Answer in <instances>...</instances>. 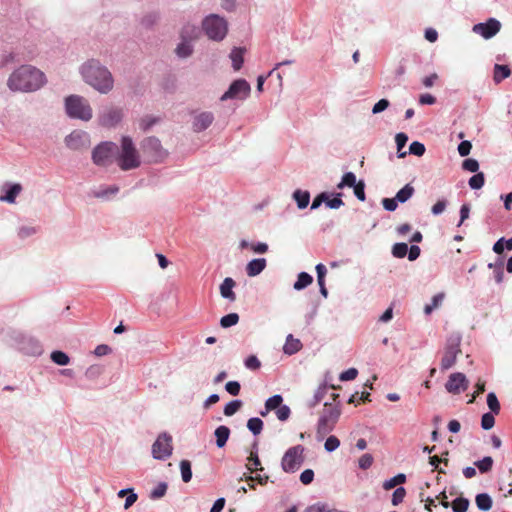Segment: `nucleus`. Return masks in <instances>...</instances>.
Listing matches in <instances>:
<instances>
[{
    "mask_svg": "<svg viewBox=\"0 0 512 512\" xmlns=\"http://www.w3.org/2000/svg\"><path fill=\"white\" fill-rule=\"evenodd\" d=\"M405 495H406L405 488H403V487L396 488L392 494V499H391L392 504L394 506H397L398 504L402 503Z\"/></svg>",
    "mask_w": 512,
    "mask_h": 512,
    "instance_id": "50",
    "label": "nucleus"
},
{
    "mask_svg": "<svg viewBox=\"0 0 512 512\" xmlns=\"http://www.w3.org/2000/svg\"><path fill=\"white\" fill-rule=\"evenodd\" d=\"M292 197L296 201L299 209H305L310 202V193L308 191L297 189L293 192Z\"/></svg>",
    "mask_w": 512,
    "mask_h": 512,
    "instance_id": "26",
    "label": "nucleus"
},
{
    "mask_svg": "<svg viewBox=\"0 0 512 512\" xmlns=\"http://www.w3.org/2000/svg\"><path fill=\"white\" fill-rule=\"evenodd\" d=\"M78 71L83 82L98 93L106 95L114 89V77L100 60L88 59L79 66Z\"/></svg>",
    "mask_w": 512,
    "mask_h": 512,
    "instance_id": "1",
    "label": "nucleus"
},
{
    "mask_svg": "<svg viewBox=\"0 0 512 512\" xmlns=\"http://www.w3.org/2000/svg\"><path fill=\"white\" fill-rule=\"evenodd\" d=\"M487 405L492 413H494L495 415L499 414L501 407H500V403H499L498 398L495 395V393L490 392L487 395Z\"/></svg>",
    "mask_w": 512,
    "mask_h": 512,
    "instance_id": "43",
    "label": "nucleus"
},
{
    "mask_svg": "<svg viewBox=\"0 0 512 512\" xmlns=\"http://www.w3.org/2000/svg\"><path fill=\"white\" fill-rule=\"evenodd\" d=\"M291 414V410L287 405L281 404V406L276 410V416L280 421H286Z\"/></svg>",
    "mask_w": 512,
    "mask_h": 512,
    "instance_id": "59",
    "label": "nucleus"
},
{
    "mask_svg": "<svg viewBox=\"0 0 512 512\" xmlns=\"http://www.w3.org/2000/svg\"><path fill=\"white\" fill-rule=\"evenodd\" d=\"M511 75V70L507 65L495 64L493 69V81L499 84Z\"/></svg>",
    "mask_w": 512,
    "mask_h": 512,
    "instance_id": "25",
    "label": "nucleus"
},
{
    "mask_svg": "<svg viewBox=\"0 0 512 512\" xmlns=\"http://www.w3.org/2000/svg\"><path fill=\"white\" fill-rule=\"evenodd\" d=\"M266 259L257 258L248 262L246 266V273L249 277H255L259 275L266 268Z\"/></svg>",
    "mask_w": 512,
    "mask_h": 512,
    "instance_id": "22",
    "label": "nucleus"
},
{
    "mask_svg": "<svg viewBox=\"0 0 512 512\" xmlns=\"http://www.w3.org/2000/svg\"><path fill=\"white\" fill-rule=\"evenodd\" d=\"M261 366L259 359L255 355H251L245 360V367L250 370H257Z\"/></svg>",
    "mask_w": 512,
    "mask_h": 512,
    "instance_id": "63",
    "label": "nucleus"
},
{
    "mask_svg": "<svg viewBox=\"0 0 512 512\" xmlns=\"http://www.w3.org/2000/svg\"><path fill=\"white\" fill-rule=\"evenodd\" d=\"M354 194L360 201H365V183L363 181H359L354 187Z\"/></svg>",
    "mask_w": 512,
    "mask_h": 512,
    "instance_id": "61",
    "label": "nucleus"
},
{
    "mask_svg": "<svg viewBox=\"0 0 512 512\" xmlns=\"http://www.w3.org/2000/svg\"><path fill=\"white\" fill-rule=\"evenodd\" d=\"M3 194L0 196V200L10 204H14L17 196L22 191V186L19 183H7L2 188Z\"/></svg>",
    "mask_w": 512,
    "mask_h": 512,
    "instance_id": "18",
    "label": "nucleus"
},
{
    "mask_svg": "<svg viewBox=\"0 0 512 512\" xmlns=\"http://www.w3.org/2000/svg\"><path fill=\"white\" fill-rule=\"evenodd\" d=\"M358 375V370L356 368H349L346 371L342 372L339 375L340 381H351L354 380Z\"/></svg>",
    "mask_w": 512,
    "mask_h": 512,
    "instance_id": "58",
    "label": "nucleus"
},
{
    "mask_svg": "<svg viewBox=\"0 0 512 512\" xmlns=\"http://www.w3.org/2000/svg\"><path fill=\"white\" fill-rule=\"evenodd\" d=\"M166 490H167V484L162 482V483L158 484L157 487H155L151 491L150 497L152 499H159L165 495Z\"/></svg>",
    "mask_w": 512,
    "mask_h": 512,
    "instance_id": "53",
    "label": "nucleus"
},
{
    "mask_svg": "<svg viewBox=\"0 0 512 512\" xmlns=\"http://www.w3.org/2000/svg\"><path fill=\"white\" fill-rule=\"evenodd\" d=\"M414 191V187L411 184H406L396 193L395 198L399 203H405L413 196Z\"/></svg>",
    "mask_w": 512,
    "mask_h": 512,
    "instance_id": "29",
    "label": "nucleus"
},
{
    "mask_svg": "<svg viewBox=\"0 0 512 512\" xmlns=\"http://www.w3.org/2000/svg\"><path fill=\"white\" fill-rule=\"evenodd\" d=\"M38 229L34 226L23 225L19 227L17 235L21 239L29 238L37 233Z\"/></svg>",
    "mask_w": 512,
    "mask_h": 512,
    "instance_id": "45",
    "label": "nucleus"
},
{
    "mask_svg": "<svg viewBox=\"0 0 512 512\" xmlns=\"http://www.w3.org/2000/svg\"><path fill=\"white\" fill-rule=\"evenodd\" d=\"M469 386V380L463 373L450 374V393L459 394Z\"/></svg>",
    "mask_w": 512,
    "mask_h": 512,
    "instance_id": "17",
    "label": "nucleus"
},
{
    "mask_svg": "<svg viewBox=\"0 0 512 512\" xmlns=\"http://www.w3.org/2000/svg\"><path fill=\"white\" fill-rule=\"evenodd\" d=\"M172 436L166 432L161 433L152 445V456L157 460H165L172 455Z\"/></svg>",
    "mask_w": 512,
    "mask_h": 512,
    "instance_id": "11",
    "label": "nucleus"
},
{
    "mask_svg": "<svg viewBox=\"0 0 512 512\" xmlns=\"http://www.w3.org/2000/svg\"><path fill=\"white\" fill-rule=\"evenodd\" d=\"M304 447L296 445L290 447L282 457L281 467L286 473H294L304 462Z\"/></svg>",
    "mask_w": 512,
    "mask_h": 512,
    "instance_id": "7",
    "label": "nucleus"
},
{
    "mask_svg": "<svg viewBox=\"0 0 512 512\" xmlns=\"http://www.w3.org/2000/svg\"><path fill=\"white\" fill-rule=\"evenodd\" d=\"M462 168L466 171L475 173V172H477V170L479 168V164H478L477 160L468 158L463 161Z\"/></svg>",
    "mask_w": 512,
    "mask_h": 512,
    "instance_id": "56",
    "label": "nucleus"
},
{
    "mask_svg": "<svg viewBox=\"0 0 512 512\" xmlns=\"http://www.w3.org/2000/svg\"><path fill=\"white\" fill-rule=\"evenodd\" d=\"M409 153L416 156H422L425 153V146L418 141H414L409 146Z\"/></svg>",
    "mask_w": 512,
    "mask_h": 512,
    "instance_id": "54",
    "label": "nucleus"
},
{
    "mask_svg": "<svg viewBox=\"0 0 512 512\" xmlns=\"http://www.w3.org/2000/svg\"><path fill=\"white\" fill-rule=\"evenodd\" d=\"M116 151L117 145L114 142H102L93 149L92 161L97 166L106 167L112 163Z\"/></svg>",
    "mask_w": 512,
    "mask_h": 512,
    "instance_id": "8",
    "label": "nucleus"
},
{
    "mask_svg": "<svg viewBox=\"0 0 512 512\" xmlns=\"http://www.w3.org/2000/svg\"><path fill=\"white\" fill-rule=\"evenodd\" d=\"M65 145L71 150H81L90 145L89 134L85 131L74 130L65 137Z\"/></svg>",
    "mask_w": 512,
    "mask_h": 512,
    "instance_id": "13",
    "label": "nucleus"
},
{
    "mask_svg": "<svg viewBox=\"0 0 512 512\" xmlns=\"http://www.w3.org/2000/svg\"><path fill=\"white\" fill-rule=\"evenodd\" d=\"M493 459L490 456L484 457L482 460L474 462V465L479 469L481 473H487L491 471L493 467Z\"/></svg>",
    "mask_w": 512,
    "mask_h": 512,
    "instance_id": "39",
    "label": "nucleus"
},
{
    "mask_svg": "<svg viewBox=\"0 0 512 512\" xmlns=\"http://www.w3.org/2000/svg\"><path fill=\"white\" fill-rule=\"evenodd\" d=\"M247 428L254 434L258 435L261 433L263 428V421L258 417L250 418L247 422Z\"/></svg>",
    "mask_w": 512,
    "mask_h": 512,
    "instance_id": "40",
    "label": "nucleus"
},
{
    "mask_svg": "<svg viewBox=\"0 0 512 512\" xmlns=\"http://www.w3.org/2000/svg\"><path fill=\"white\" fill-rule=\"evenodd\" d=\"M475 501L477 507L482 511H488L492 507V499L487 493L478 494Z\"/></svg>",
    "mask_w": 512,
    "mask_h": 512,
    "instance_id": "31",
    "label": "nucleus"
},
{
    "mask_svg": "<svg viewBox=\"0 0 512 512\" xmlns=\"http://www.w3.org/2000/svg\"><path fill=\"white\" fill-rule=\"evenodd\" d=\"M123 118V110L114 105H106L102 107L97 116V122L105 128L116 127Z\"/></svg>",
    "mask_w": 512,
    "mask_h": 512,
    "instance_id": "9",
    "label": "nucleus"
},
{
    "mask_svg": "<svg viewBox=\"0 0 512 512\" xmlns=\"http://www.w3.org/2000/svg\"><path fill=\"white\" fill-rule=\"evenodd\" d=\"M406 481V476L405 474H397L396 476L390 478V479H387L383 482V489L384 490H391L393 488H395L396 486L400 485V484H403L404 482Z\"/></svg>",
    "mask_w": 512,
    "mask_h": 512,
    "instance_id": "33",
    "label": "nucleus"
},
{
    "mask_svg": "<svg viewBox=\"0 0 512 512\" xmlns=\"http://www.w3.org/2000/svg\"><path fill=\"white\" fill-rule=\"evenodd\" d=\"M235 284V281L230 277H227L223 280L220 285V294L224 299H227L231 302L235 301L236 295L233 291Z\"/></svg>",
    "mask_w": 512,
    "mask_h": 512,
    "instance_id": "21",
    "label": "nucleus"
},
{
    "mask_svg": "<svg viewBox=\"0 0 512 512\" xmlns=\"http://www.w3.org/2000/svg\"><path fill=\"white\" fill-rule=\"evenodd\" d=\"M444 299H445L444 292L436 294L432 298L431 303L427 304L424 307L425 314L429 315L434 309L438 308L443 303Z\"/></svg>",
    "mask_w": 512,
    "mask_h": 512,
    "instance_id": "35",
    "label": "nucleus"
},
{
    "mask_svg": "<svg viewBox=\"0 0 512 512\" xmlns=\"http://www.w3.org/2000/svg\"><path fill=\"white\" fill-rule=\"evenodd\" d=\"M484 182H485L484 174L482 172L476 173L469 179V186L472 189H480L484 185Z\"/></svg>",
    "mask_w": 512,
    "mask_h": 512,
    "instance_id": "46",
    "label": "nucleus"
},
{
    "mask_svg": "<svg viewBox=\"0 0 512 512\" xmlns=\"http://www.w3.org/2000/svg\"><path fill=\"white\" fill-rule=\"evenodd\" d=\"M301 348V341L297 338H294L292 334H289L283 347L284 353L287 355H293L297 353Z\"/></svg>",
    "mask_w": 512,
    "mask_h": 512,
    "instance_id": "23",
    "label": "nucleus"
},
{
    "mask_svg": "<svg viewBox=\"0 0 512 512\" xmlns=\"http://www.w3.org/2000/svg\"><path fill=\"white\" fill-rule=\"evenodd\" d=\"M20 349L28 355H40L42 353V346L39 341L32 337H23L20 342Z\"/></svg>",
    "mask_w": 512,
    "mask_h": 512,
    "instance_id": "19",
    "label": "nucleus"
},
{
    "mask_svg": "<svg viewBox=\"0 0 512 512\" xmlns=\"http://www.w3.org/2000/svg\"><path fill=\"white\" fill-rule=\"evenodd\" d=\"M50 358L55 364L60 366L68 365L70 362L69 356L66 353L59 350L53 351L50 355Z\"/></svg>",
    "mask_w": 512,
    "mask_h": 512,
    "instance_id": "37",
    "label": "nucleus"
},
{
    "mask_svg": "<svg viewBox=\"0 0 512 512\" xmlns=\"http://www.w3.org/2000/svg\"><path fill=\"white\" fill-rule=\"evenodd\" d=\"M181 477L185 483H188L192 478L191 463L188 460L180 462Z\"/></svg>",
    "mask_w": 512,
    "mask_h": 512,
    "instance_id": "42",
    "label": "nucleus"
},
{
    "mask_svg": "<svg viewBox=\"0 0 512 512\" xmlns=\"http://www.w3.org/2000/svg\"><path fill=\"white\" fill-rule=\"evenodd\" d=\"M160 20V14L156 11L146 13L141 19V25L145 28H152Z\"/></svg>",
    "mask_w": 512,
    "mask_h": 512,
    "instance_id": "30",
    "label": "nucleus"
},
{
    "mask_svg": "<svg viewBox=\"0 0 512 512\" xmlns=\"http://www.w3.org/2000/svg\"><path fill=\"white\" fill-rule=\"evenodd\" d=\"M244 49L234 48L230 53V59L234 70H239L243 64Z\"/></svg>",
    "mask_w": 512,
    "mask_h": 512,
    "instance_id": "32",
    "label": "nucleus"
},
{
    "mask_svg": "<svg viewBox=\"0 0 512 512\" xmlns=\"http://www.w3.org/2000/svg\"><path fill=\"white\" fill-rule=\"evenodd\" d=\"M142 149L154 162L161 161L167 155L166 151L162 148L160 140L155 137L146 138L142 143Z\"/></svg>",
    "mask_w": 512,
    "mask_h": 512,
    "instance_id": "12",
    "label": "nucleus"
},
{
    "mask_svg": "<svg viewBox=\"0 0 512 512\" xmlns=\"http://www.w3.org/2000/svg\"><path fill=\"white\" fill-rule=\"evenodd\" d=\"M116 153V162L123 171L136 169L141 165L140 154L129 136L121 138L120 148H117Z\"/></svg>",
    "mask_w": 512,
    "mask_h": 512,
    "instance_id": "3",
    "label": "nucleus"
},
{
    "mask_svg": "<svg viewBox=\"0 0 512 512\" xmlns=\"http://www.w3.org/2000/svg\"><path fill=\"white\" fill-rule=\"evenodd\" d=\"M241 386L238 381H229L225 385V390L233 396H237L240 392Z\"/></svg>",
    "mask_w": 512,
    "mask_h": 512,
    "instance_id": "62",
    "label": "nucleus"
},
{
    "mask_svg": "<svg viewBox=\"0 0 512 512\" xmlns=\"http://www.w3.org/2000/svg\"><path fill=\"white\" fill-rule=\"evenodd\" d=\"M356 175L353 172H346L341 181L337 184L338 189H343L345 187H354L357 184Z\"/></svg>",
    "mask_w": 512,
    "mask_h": 512,
    "instance_id": "34",
    "label": "nucleus"
},
{
    "mask_svg": "<svg viewBox=\"0 0 512 512\" xmlns=\"http://www.w3.org/2000/svg\"><path fill=\"white\" fill-rule=\"evenodd\" d=\"M118 192L119 187L117 185H102L91 189L89 195L102 201H109L113 199Z\"/></svg>",
    "mask_w": 512,
    "mask_h": 512,
    "instance_id": "16",
    "label": "nucleus"
},
{
    "mask_svg": "<svg viewBox=\"0 0 512 512\" xmlns=\"http://www.w3.org/2000/svg\"><path fill=\"white\" fill-rule=\"evenodd\" d=\"M328 390V387L326 384H323L318 387V389L315 391L313 401L311 402L310 406H315L318 404L326 395Z\"/></svg>",
    "mask_w": 512,
    "mask_h": 512,
    "instance_id": "51",
    "label": "nucleus"
},
{
    "mask_svg": "<svg viewBox=\"0 0 512 512\" xmlns=\"http://www.w3.org/2000/svg\"><path fill=\"white\" fill-rule=\"evenodd\" d=\"M65 112L69 118L88 122L93 117L89 101L81 95H69L64 100Z\"/></svg>",
    "mask_w": 512,
    "mask_h": 512,
    "instance_id": "4",
    "label": "nucleus"
},
{
    "mask_svg": "<svg viewBox=\"0 0 512 512\" xmlns=\"http://www.w3.org/2000/svg\"><path fill=\"white\" fill-rule=\"evenodd\" d=\"M494 415H495L494 413L489 412V413H485L482 416L481 427L484 430H489V429L493 428V426L495 424V417H494Z\"/></svg>",
    "mask_w": 512,
    "mask_h": 512,
    "instance_id": "48",
    "label": "nucleus"
},
{
    "mask_svg": "<svg viewBox=\"0 0 512 512\" xmlns=\"http://www.w3.org/2000/svg\"><path fill=\"white\" fill-rule=\"evenodd\" d=\"M398 201L396 200V198H384L382 200V205L384 207L385 210L387 211H395L397 206H398Z\"/></svg>",
    "mask_w": 512,
    "mask_h": 512,
    "instance_id": "64",
    "label": "nucleus"
},
{
    "mask_svg": "<svg viewBox=\"0 0 512 512\" xmlns=\"http://www.w3.org/2000/svg\"><path fill=\"white\" fill-rule=\"evenodd\" d=\"M283 402V398L281 395L276 394L272 397L268 398L265 402L266 412H270L272 410H277Z\"/></svg>",
    "mask_w": 512,
    "mask_h": 512,
    "instance_id": "38",
    "label": "nucleus"
},
{
    "mask_svg": "<svg viewBox=\"0 0 512 512\" xmlns=\"http://www.w3.org/2000/svg\"><path fill=\"white\" fill-rule=\"evenodd\" d=\"M446 498V492L443 490L434 497L428 496L426 499L422 498V501L425 502V508L431 512L433 511V507L437 508L439 505H441L443 508H447L448 502L446 501Z\"/></svg>",
    "mask_w": 512,
    "mask_h": 512,
    "instance_id": "20",
    "label": "nucleus"
},
{
    "mask_svg": "<svg viewBox=\"0 0 512 512\" xmlns=\"http://www.w3.org/2000/svg\"><path fill=\"white\" fill-rule=\"evenodd\" d=\"M202 29L210 40L220 42L228 33V23L224 17L210 14L203 19Z\"/></svg>",
    "mask_w": 512,
    "mask_h": 512,
    "instance_id": "5",
    "label": "nucleus"
},
{
    "mask_svg": "<svg viewBox=\"0 0 512 512\" xmlns=\"http://www.w3.org/2000/svg\"><path fill=\"white\" fill-rule=\"evenodd\" d=\"M242 406L241 400H232L229 403H227L224 407L223 413L225 416H232L234 415Z\"/></svg>",
    "mask_w": 512,
    "mask_h": 512,
    "instance_id": "44",
    "label": "nucleus"
},
{
    "mask_svg": "<svg viewBox=\"0 0 512 512\" xmlns=\"http://www.w3.org/2000/svg\"><path fill=\"white\" fill-rule=\"evenodd\" d=\"M313 282V278L306 272L298 274L297 280L295 281L293 288L297 291L303 290Z\"/></svg>",
    "mask_w": 512,
    "mask_h": 512,
    "instance_id": "28",
    "label": "nucleus"
},
{
    "mask_svg": "<svg viewBox=\"0 0 512 512\" xmlns=\"http://www.w3.org/2000/svg\"><path fill=\"white\" fill-rule=\"evenodd\" d=\"M340 446V441L336 436H329L324 444V448L327 452H333Z\"/></svg>",
    "mask_w": 512,
    "mask_h": 512,
    "instance_id": "52",
    "label": "nucleus"
},
{
    "mask_svg": "<svg viewBox=\"0 0 512 512\" xmlns=\"http://www.w3.org/2000/svg\"><path fill=\"white\" fill-rule=\"evenodd\" d=\"M214 435L217 447L222 448L226 445L229 439L230 429L227 426L221 425L215 429Z\"/></svg>",
    "mask_w": 512,
    "mask_h": 512,
    "instance_id": "24",
    "label": "nucleus"
},
{
    "mask_svg": "<svg viewBox=\"0 0 512 512\" xmlns=\"http://www.w3.org/2000/svg\"><path fill=\"white\" fill-rule=\"evenodd\" d=\"M251 93V86L245 79L233 81L228 90L220 97L221 101L240 100L244 101Z\"/></svg>",
    "mask_w": 512,
    "mask_h": 512,
    "instance_id": "10",
    "label": "nucleus"
},
{
    "mask_svg": "<svg viewBox=\"0 0 512 512\" xmlns=\"http://www.w3.org/2000/svg\"><path fill=\"white\" fill-rule=\"evenodd\" d=\"M47 83L45 74L32 65H22L7 79V87L12 92L30 93L41 89Z\"/></svg>",
    "mask_w": 512,
    "mask_h": 512,
    "instance_id": "2",
    "label": "nucleus"
},
{
    "mask_svg": "<svg viewBox=\"0 0 512 512\" xmlns=\"http://www.w3.org/2000/svg\"><path fill=\"white\" fill-rule=\"evenodd\" d=\"M175 52L179 58H188L193 53V45L190 41L183 38V40L177 45Z\"/></svg>",
    "mask_w": 512,
    "mask_h": 512,
    "instance_id": "27",
    "label": "nucleus"
},
{
    "mask_svg": "<svg viewBox=\"0 0 512 512\" xmlns=\"http://www.w3.org/2000/svg\"><path fill=\"white\" fill-rule=\"evenodd\" d=\"M239 321V315L237 313H230L225 316H223L220 319V325L222 328H229L231 326H234Z\"/></svg>",
    "mask_w": 512,
    "mask_h": 512,
    "instance_id": "41",
    "label": "nucleus"
},
{
    "mask_svg": "<svg viewBox=\"0 0 512 512\" xmlns=\"http://www.w3.org/2000/svg\"><path fill=\"white\" fill-rule=\"evenodd\" d=\"M408 245L406 243H396L392 248V254L396 258H403L407 255Z\"/></svg>",
    "mask_w": 512,
    "mask_h": 512,
    "instance_id": "47",
    "label": "nucleus"
},
{
    "mask_svg": "<svg viewBox=\"0 0 512 512\" xmlns=\"http://www.w3.org/2000/svg\"><path fill=\"white\" fill-rule=\"evenodd\" d=\"M102 373V368L98 365H91L85 371V376L90 379H96Z\"/></svg>",
    "mask_w": 512,
    "mask_h": 512,
    "instance_id": "57",
    "label": "nucleus"
},
{
    "mask_svg": "<svg viewBox=\"0 0 512 512\" xmlns=\"http://www.w3.org/2000/svg\"><path fill=\"white\" fill-rule=\"evenodd\" d=\"M501 28V24L495 18H490L484 23H478L473 26V31L485 39L495 36Z\"/></svg>",
    "mask_w": 512,
    "mask_h": 512,
    "instance_id": "14",
    "label": "nucleus"
},
{
    "mask_svg": "<svg viewBox=\"0 0 512 512\" xmlns=\"http://www.w3.org/2000/svg\"><path fill=\"white\" fill-rule=\"evenodd\" d=\"M469 500L464 497H458L450 503L453 512H466L469 507Z\"/></svg>",
    "mask_w": 512,
    "mask_h": 512,
    "instance_id": "36",
    "label": "nucleus"
},
{
    "mask_svg": "<svg viewBox=\"0 0 512 512\" xmlns=\"http://www.w3.org/2000/svg\"><path fill=\"white\" fill-rule=\"evenodd\" d=\"M395 141L397 145V150L399 152V157H404L406 155V152H400L401 149L406 145L408 141V136L405 133H398L395 136Z\"/></svg>",
    "mask_w": 512,
    "mask_h": 512,
    "instance_id": "49",
    "label": "nucleus"
},
{
    "mask_svg": "<svg viewBox=\"0 0 512 512\" xmlns=\"http://www.w3.org/2000/svg\"><path fill=\"white\" fill-rule=\"evenodd\" d=\"M214 121V114L209 111H203L193 117L192 129L194 132L206 130Z\"/></svg>",
    "mask_w": 512,
    "mask_h": 512,
    "instance_id": "15",
    "label": "nucleus"
},
{
    "mask_svg": "<svg viewBox=\"0 0 512 512\" xmlns=\"http://www.w3.org/2000/svg\"><path fill=\"white\" fill-rule=\"evenodd\" d=\"M373 463V457L371 454H363L358 461V465L361 469L366 470L371 467Z\"/></svg>",
    "mask_w": 512,
    "mask_h": 512,
    "instance_id": "60",
    "label": "nucleus"
},
{
    "mask_svg": "<svg viewBox=\"0 0 512 512\" xmlns=\"http://www.w3.org/2000/svg\"><path fill=\"white\" fill-rule=\"evenodd\" d=\"M340 415L341 408L339 407V405L325 403L324 409L318 420L317 434L320 437H324L325 435L330 433L334 429Z\"/></svg>",
    "mask_w": 512,
    "mask_h": 512,
    "instance_id": "6",
    "label": "nucleus"
},
{
    "mask_svg": "<svg viewBox=\"0 0 512 512\" xmlns=\"http://www.w3.org/2000/svg\"><path fill=\"white\" fill-rule=\"evenodd\" d=\"M325 204L328 208L330 209H338L340 208L342 205H344V202L342 201L341 199V194L338 193L336 195V197L332 198V199H329L327 197V199L325 200Z\"/></svg>",
    "mask_w": 512,
    "mask_h": 512,
    "instance_id": "55",
    "label": "nucleus"
}]
</instances>
